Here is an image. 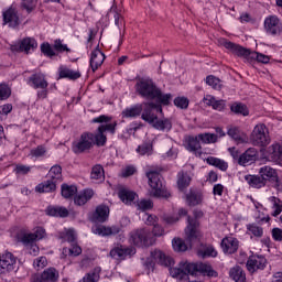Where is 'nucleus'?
Segmentation results:
<instances>
[{"label": "nucleus", "instance_id": "obj_1", "mask_svg": "<svg viewBox=\"0 0 282 282\" xmlns=\"http://www.w3.org/2000/svg\"><path fill=\"white\" fill-rule=\"evenodd\" d=\"M93 124H99L97 128V133L84 132L79 140L73 144L74 153H85L89 149L94 148V144L97 147H105L107 144V134L116 133V127H118V121H112L111 117L106 115H100L91 120Z\"/></svg>", "mask_w": 282, "mask_h": 282}, {"label": "nucleus", "instance_id": "obj_2", "mask_svg": "<svg viewBox=\"0 0 282 282\" xmlns=\"http://www.w3.org/2000/svg\"><path fill=\"white\" fill-rule=\"evenodd\" d=\"M135 91L141 98L147 100H156L160 105H169L173 96L171 94H162V90L158 88L155 83L151 79H139L135 84Z\"/></svg>", "mask_w": 282, "mask_h": 282}, {"label": "nucleus", "instance_id": "obj_3", "mask_svg": "<svg viewBox=\"0 0 282 282\" xmlns=\"http://www.w3.org/2000/svg\"><path fill=\"white\" fill-rule=\"evenodd\" d=\"M170 274L173 279H186L188 274L191 276H197V274H210V265L202 262H188L183 260L178 263V267L170 269Z\"/></svg>", "mask_w": 282, "mask_h": 282}, {"label": "nucleus", "instance_id": "obj_4", "mask_svg": "<svg viewBox=\"0 0 282 282\" xmlns=\"http://www.w3.org/2000/svg\"><path fill=\"white\" fill-rule=\"evenodd\" d=\"M219 44L226 47V50L232 52V54H236V56H243V58H256L258 63H270V57L268 55L251 52L250 50L241 45L235 44L226 39H220Z\"/></svg>", "mask_w": 282, "mask_h": 282}, {"label": "nucleus", "instance_id": "obj_5", "mask_svg": "<svg viewBox=\"0 0 282 282\" xmlns=\"http://www.w3.org/2000/svg\"><path fill=\"white\" fill-rule=\"evenodd\" d=\"M129 242L137 248H150L155 243V237L151 234V229H135L130 232Z\"/></svg>", "mask_w": 282, "mask_h": 282}, {"label": "nucleus", "instance_id": "obj_6", "mask_svg": "<svg viewBox=\"0 0 282 282\" xmlns=\"http://www.w3.org/2000/svg\"><path fill=\"white\" fill-rule=\"evenodd\" d=\"M195 218H187V227L185 228V235L187 241L193 246V243H199L202 241V232L199 231V217H204L202 210L194 212Z\"/></svg>", "mask_w": 282, "mask_h": 282}, {"label": "nucleus", "instance_id": "obj_7", "mask_svg": "<svg viewBox=\"0 0 282 282\" xmlns=\"http://www.w3.org/2000/svg\"><path fill=\"white\" fill-rule=\"evenodd\" d=\"M147 177L149 180L151 197H162L163 199L171 197V192H169V189L162 185V181H160V173L148 172Z\"/></svg>", "mask_w": 282, "mask_h": 282}, {"label": "nucleus", "instance_id": "obj_8", "mask_svg": "<svg viewBox=\"0 0 282 282\" xmlns=\"http://www.w3.org/2000/svg\"><path fill=\"white\" fill-rule=\"evenodd\" d=\"M250 142L253 147H268L270 144V131L263 123L257 124L250 135Z\"/></svg>", "mask_w": 282, "mask_h": 282}, {"label": "nucleus", "instance_id": "obj_9", "mask_svg": "<svg viewBox=\"0 0 282 282\" xmlns=\"http://www.w3.org/2000/svg\"><path fill=\"white\" fill-rule=\"evenodd\" d=\"M262 155L269 162H275V164H282V145L281 143L271 144L268 150H261Z\"/></svg>", "mask_w": 282, "mask_h": 282}, {"label": "nucleus", "instance_id": "obj_10", "mask_svg": "<svg viewBox=\"0 0 282 282\" xmlns=\"http://www.w3.org/2000/svg\"><path fill=\"white\" fill-rule=\"evenodd\" d=\"M187 150L192 153H195V155H198L202 158V160H206L207 164L213 166V156H207L206 153L202 152V143H199V137H189L187 140Z\"/></svg>", "mask_w": 282, "mask_h": 282}, {"label": "nucleus", "instance_id": "obj_11", "mask_svg": "<svg viewBox=\"0 0 282 282\" xmlns=\"http://www.w3.org/2000/svg\"><path fill=\"white\" fill-rule=\"evenodd\" d=\"M143 110L141 112V120H144V122H148L149 124H154L155 120H158V115L153 112V109H156L162 113V107L155 106L153 102H144Z\"/></svg>", "mask_w": 282, "mask_h": 282}, {"label": "nucleus", "instance_id": "obj_12", "mask_svg": "<svg viewBox=\"0 0 282 282\" xmlns=\"http://www.w3.org/2000/svg\"><path fill=\"white\" fill-rule=\"evenodd\" d=\"M264 30L267 34L271 36H279L282 32V23L281 20L276 18V15H270L264 20Z\"/></svg>", "mask_w": 282, "mask_h": 282}, {"label": "nucleus", "instance_id": "obj_13", "mask_svg": "<svg viewBox=\"0 0 282 282\" xmlns=\"http://www.w3.org/2000/svg\"><path fill=\"white\" fill-rule=\"evenodd\" d=\"M265 263H268V260L263 256H252L247 261V270L254 274L257 270H264Z\"/></svg>", "mask_w": 282, "mask_h": 282}, {"label": "nucleus", "instance_id": "obj_14", "mask_svg": "<svg viewBox=\"0 0 282 282\" xmlns=\"http://www.w3.org/2000/svg\"><path fill=\"white\" fill-rule=\"evenodd\" d=\"M224 254H235L239 250V240L232 236L225 237L220 242Z\"/></svg>", "mask_w": 282, "mask_h": 282}, {"label": "nucleus", "instance_id": "obj_15", "mask_svg": "<svg viewBox=\"0 0 282 282\" xmlns=\"http://www.w3.org/2000/svg\"><path fill=\"white\" fill-rule=\"evenodd\" d=\"M135 254V248L118 246L110 250V257L119 261L124 260L126 257H133Z\"/></svg>", "mask_w": 282, "mask_h": 282}, {"label": "nucleus", "instance_id": "obj_16", "mask_svg": "<svg viewBox=\"0 0 282 282\" xmlns=\"http://www.w3.org/2000/svg\"><path fill=\"white\" fill-rule=\"evenodd\" d=\"M17 263V258L11 252H7L0 256V274H6L14 270V264Z\"/></svg>", "mask_w": 282, "mask_h": 282}, {"label": "nucleus", "instance_id": "obj_17", "mask_svg": "<svg viewBox=\"0 0 282 282\" xmlns=\"http://www.w3.org/2000/svg\"><path fill=\"white\" fill-rule=\"evenodd\" d=\"M39 47V44L36 43V40L32 37H24L18 46H12L11 50L17 52H24L25 54H30L31 52H34Z\"/></svg>", "mask_w": 282, "mask_h": 282}, {"label": "nucleus", "instance_id": "obj_18", "mask_svg": "<svg viewBox=\"0 0 282 282\" xmlns=\"http://www.w3.org/2000/svg\"><path fill=\"white\" fill-rule=\"evenodd\" d=\"M29 85L30 87H33V89H47V87L50 86V83H47V79L45 78V74L35 73L30 76Z\"/></svg>", "mask_w": 282, "mask_h": 282}, {"label": "nucleus", "instance_id": "obj_19", "mask_svg": "<svg viewBox=\"0 0 282 282\" xmlns=\"http://www.w3.org/2000/svg\"><path fill=\"white\" fill-rule=\"evenodd\" d=\"M258 151L254 148H249L238 159V164L240 166H250L253 162L257 161Z\"/></svg>", "mask_w": 282, "mask_h": 282}, {"label": "nucleus", "instance_id": "obj_20", "mask_svg": "<svg viewBox=\"0 0 282 282\" xmlns=\"http://www.w3.org/2000/svg\"><path fill=\"white\" fill-rule=\"evenodd\" d=\"M106 219H109V207L99 205L93 214L91 221H95V224H105Z\"/></svg>", "mask_w": 282, "mask_h": 282}, {"label": "nucleus", "instance_id": "obj_21", "mask_svg": "<svg viewBox=\"0 0 282 282\" xmlns=\"http://www.w3.org/2000/svg\"><path fill=\"white\" fill-rule=\"evenodd\" d=\"M102 63H105V53L99 48H95L90 55V67L93 72H96L98 67H101Z\"/></svg>", "mask_w": 282, "mask_h": 282}, {"label": "nucleus", "instance_id": "obj_22", "mask_svg": "<svg viewBox=\"0 0 282 282\" xmlns=\"http://www.w3.org/2000/svg\"><path fill=\"white\" fill-rule=\"evenodd\" d=\"M3 21L9 25V28H18V25L21 23L17 10L12 8L3 13Z\"/></svg>", "mask_w": 282, "mask_h": 282}, {"label": "nucleus", "instance_id": "obj_23", "mask_svg": "<svg viewBox=\"0 0 282 282\" xmlns=\"http://www.w3.org/2000/svg\"><path fill=\"white\" fill-rule=\"evenodd\" d=\"M144 109V105L135 104L133 106L127 107L122 112V118H139L142 116V111Z\"/></svg>", "mask_w": 282, "mask_h": 282}, {"label": "nucleus", "instance_id": "obj_24", "mask_svg": "<svg viewBox=\"0 0 282 282\" xmlns=\"http://www.w3.org/2000/svg\"><path fill=\"white\" fill-rule=\"evenodd\" d=\"M93 232L101 237H109V235H118L120 232V227L118 226L105 227L102 225H99L93 228Z\"/></svg>", "mask_w": 282, "mask_h": 282}, {"label": "nucleus", "instance_id": "obj_25", "mask_svg": "<svg viewBox=\"0 0 282 282\" xmlns=\"http://www.w3.org/2000/svg\"><path fill=\"white\" fill-rule=\"evenodd\" d=\"M229 138H232L237 144H246L248 143V134L241 132V130L237 127L230 128L227 132Z\"/></svg>", "mask_w": 282, "mask_h": 282}, {"label": "nucleus", "instance_id": "obj_26", "mask_svg": "<svg viewBox=\"0 0 282 282\" xmlns=\"http://www.w3.org/2000/svg\"><path fill=\"white\" fill-rule=\"evenodd\" d=\"M61 274L58 272V270H56V268H47L45 269L42 274H41V279L44 282H56L58 281Z\"/></svg>", "mask_w": 282, "mask_h": 282}, {"label": "nucleus", "instance_id": "obj_27", "mask_svg": "<svg viewBox=\"0 0 282 282\" xmlns=\"http://www.w3.org/2000/svg\"><path fill=\"white\" fill-rule=\"evenodd\" d=\"M94 197V189H84L74 198L76 206H85L89 199Z\"/></svg>", "mask_w": 282, "mask_h": 282}, {"label": "nucleus", "instance_id": "obj_28", "mask_svg": "<svg viewBox=\"0 0 282 282\" xmlns=\"http://www.w3.org/2000/svg\"><path fill=\"white\" fill-rule=\"evenodd\" d=\"M245 180L251 188H263L265 186V178H263L261 175H246Z\"/></svg>", "mask_w": 282, "mask_h": 282}, {"label": "nucleus", "instance_id": "obj_29", "mask_svg": "<svg viewBox=\"0 0 282 282\" xmlns=\"http://www.w3.org/2000/svg\"><path fill=\"white\" fill-rule=\"evenodd\" d=\"M151 257L160 265H164L165 268H169V265H171V257L165 256V253L162 252L161 250L152 251Z\"/></svg>", "mask_w": 282, "mask_h": 282}, {"label": "nucleus", "instance_id": "obj_30", "mask_svg": "<svg viewBox=\"0 0 282 282\" xmlns=\"http://www.w3.org/2000/svg\"><path fill=\"white\" fill-rule=\"evenodd\" d=\"M59 78H68L69 80H78L80 72L72 70L67 66H59L58 68Z\"/></svg>", "mask_w": 282, "mask_h": 282}, {"label": "nucleus", "instance_id": "obj_31", "mask_svg": "<svg viewBox=\"0 0 282 282\" xmlns=\"http://www.w3.org/2000/svg\"><path fill=\"white\" fill-rule=\"evenodd\" d=\"M47 177L55 182V184L63 182V167L61 165H53L48 171Z\"/></svg>", "mask_w": 282, "mask_h": 282}, {"label": "nucleus", "instance_id": "obj_32", "mask_svg": "<svg viewBox=\"0 0 282 282\" xmlns=\"http://www.w3.org/2000/svg\"><path fill=\"white\" fill-rule=\"evenodd\" d=\"M259 175L262 176L264 182L268 184L270 180H276V170L272 169L271 166L264 165L260 167Z\"/></svg>", "mask_w": 282, "mask_h": 282}, {"label": "nucleus", "instance_id": "obj_33", "mask_svg": "<svg viewBox=\"0 0 282 282\" xmlns=\"http://www.w3.org/2000/svg\"><path fill=\"white\" fill-rule=\"evenodd\" d=\"M118 195H119V198L121 199V202H123V204H128V205L133 204V202H135V197H138V194H135V192H131L127 188L120 189Z\"/></svg>", "mask_w": 282, "mask_h": 282}, {"label": "nucleus", "instance_id": "obj_34", "mask_svg": "<svg viewBox=\"0 0 282 282\" xmlns=\"http://www.w3.org/2000/svg\"><path fill=\"white\" fill-rule=\"evenodd\" d=\"M229 276L235 282H246V271L241 267H232L229 271Z\"/></svg>", "mask_w": 282, "mask_h": 282}, {"label": "nucleus", "instance_id": "obj_35", "mask_svg": "<svg viewBox=\"0 0 282 282\" xmlns=\"http://www.w3.org/2000/svg\"><path fill=\"white\" fill-rule=\"evenodd\" d=\"M46 215L50 217H68L69 216V210L65 207H52L48 206L46 208Z\"/></svg>", "mask_w": 282, "mask_h": 282}, {"label": "nucleus", "instance_id": "obj_36", "mask_svg": "<svg viewBox=\"0 0 282 282\" xmlns=\"http://www.w3.org/2000/svg\"><path fill=\"white\" fill-rule=\"evenodd\" d=\"M35 191L36 193H53V191H56V183L48 178L44 183L39 184Z\"/></svg>", "mask_w": 282, "mask_h": 282}, {"label": "nucleus", "instance_id": "obj_37", "mask_svg": "<svg viewBox=\"0 0 282 282\" xmlns=\"http://www.w3.org/2000/svg\"><path fill=\"white\" fill-rule=\"evenodd\" d=\"M100 272H102V269L100 267H96L79 280V282H98L100 281Z\"/></svg>", "mask_w": 282, "mask_h": 282}, {"label": "nucleus", "instance_id": "obj_38", "mask_svg": "<svg viewBox=\"0 0 282 282\" xmlns=\"http://www.w3.org/2000/svg\"><path fill=\"white\" fill-rule=\"evenodd\" d=\"M152 124L154 129H158L159 131H171V129H173V123L171 122V119L155 120Z\"/></svg>", "mask_w": 282, "mask_h": 282}, {"label": "nucleus", "instance_id": "obj_39", "mask_svg": "<svg viewBox=\"0 0 282 282\" xmlns=\"http://www.w3.org/2000/svg\"><path fill=\"white\" fill-rule=\"evenodd\" d=\"M269 202L272 204V217H279V214L282 213V200L275 196L269 197Z\"/></svg>", "mask_w": 282, "mask_h": 282}, {"label": "nucleus", "instance_id": "obj_40", "mask_svg": "<svg viewBox=\"0 0 282 282\" xmlns=\"http://www.w3.org/2000/svg\"><path fill=\"white\" fill-rule=\"evenodd\" d=\"M139 155H153V142H143L137 148Z\"/></svg>", "mask_w": 282, "mask_h": 282}, {"label": "nucleus", "instance_id": "obj_41", "mask_svg": "<svg viewBox=\"0 0 282 282\" xmlns=\"http://www.w3.org/2000/svg\"><path fill=\"white\" fill-rule=\"evenodd\" d=\"M191 185V176L188 173L180 172L178 178H177V186L180 191H184V188H187V186Z\"/></svg>", "mask_w": 282, "mask_h": 282}, {"label": "nucleus", "instance_id": "obj_42", "mask_svg": "<svg viewBox=\"0 0 282 282\" xmlns=\"http://www.w3.org/2000/svg\"><path fill=\"white\" fill-rule=\"evenodd\" d=\"M78 193V188L75 185H62V196L65 197V199H69V197H74Z\"/></svg>", "mask_w": 282, "mask_h": 282}, {"label": "nucleus", "instance_id": "obj_43", "mask_svg": "<svg viewBox=\"0 0 282 282\" xmlns=\"http://www.w3.org/2000/svg\"><path fill=\"white\" fill-rule=\"evenodd\" d=\"M172 248L175 252H186L188 250V246L181 238H174L172 240Z\"/></svg>", "mask_w": 282, "mask_h": 282}, {"label": "nucleus", "instance_id": "obj_44", "mask_svg": "<svg viewBox=\"0 0 282 282\" xmlns=\"http://www.w3.org/2000/svg\"><path fill=\"white\" fill-rule=\"evenodd\" d=\"M186 197H187V204L189 206H197V204H202V194L198 192L191 191Z\"/></svg>", "mask_w": 282, "mask_h": 282}, {"label": "nucleus", "instance_id": "obj_45", "mask_svg": "<svg viewBox=\"0 0 282 282\" xmlns=\"http://www.w3.org/2000/svg\"><path fill=\"white\" fill-rule=\"evenodd\" d=\"M247 230L250 235L257 237L258 239H261V237H263V228L258 226L257 224L247 225Z\"/></svg>", "mask_w": 282, "mask_h": 282}, {"label": "nucleus", "instance_id": "obj_46", "mask_svg": "<svg viewBox=\"0 0 282 282\" xmlns=\"http://www.w3.org/2000/svg\"><path fill=\"white\" fill-rule=\"evenodd\" d=\"M91 180H105V170L102 165H95L90 173Z\"/></svg>", "mask_w": 282, "mask_h": 282}, {"label": "nucleus", "instance_id": "obj_47", "mask_svg": "<svg viewBox=\"0 0 282 282\" xmlns=\"http://www.w3.org/2000/svg\"><path fill=\"white\" fill-rule=\"evenodd\" d=\"M45 153H47V148H45V145H37L31 150L30 155L32 158H43Z\"/></svg>", "mask_w": 282, "mask_h": 282}, {"label": "nucleus", "instance_id": "obj_48", "mask_svg": "<svg viewBox=\"0 0 282 282\" xmlns=\"http://www.w3.org/2000/svg\"><path fill=\"white\" fill-rule=\"evenodd\" d=\"M134 204L138 210H151L153 208V202L151 199H141Z\"/></svg>", "mask_w": 282, "mask_h": 282}, {"label": "nucleus", "instance_id": "obj_49", "mask_svg": "<svg viewBox=\"0 0 282 282\" xmlns=\"http://www.w3.org/2000/svg\"><path fill=\"white\" fill-rule=\"evenodd\" d=\"M41 52L42 54H44V56H47L48 58H52V56H56V52H54V47H52L50 43L41 44Z\"/></svg>", "mask_w": 282, "mask_h": 282}, {"label": "nucleus", "instance_id": "obj_50", "mask_svg": "<svg viewBox=\"0 0 282 282\" xmlns=\"http://www.w3.org/2000/svg\"><path fill=\"white\" fill-rule=\"evenodd\" d=\"M166 149L169 151L165 153L166 158H170V160H175L177 158V149L173 148V141L169 139L166 141Z\"/></svg>", "mask_w": 282, "mask_h": 282}, {"label": "nucleus", "instance_id": "obj_51", "mask_svg": "<svg viewBox=\"0 0 282 282\" xmlns=\"http://www.w3.org/2000/svg\"><path fill=\"white\" fill-rule=\"evenodd\" d=\"M39 0H22V8L23 10H26V12L30 14V12H34L36 10V3Z\"/></svg>", "mask_w": 282, "mask_h": 282}, {"label": "nucleus", "instance_id": "obj_52", "mask_svg": "<svg viewBox=\"0 0 282 282\" xmlns=\"http://www.w3.org/2000/svg\"><path fill=\"white\" fill-rule=\"evenodd\" d=\"M231 111L234 113H240L241 116H248V107L243 104H234L231 106Z\"/></svg>", "mask_w": 282, "mask_h": 282}, {"label": "nucleus", "instance_id": "obj_53", "mask_svg": "<svg viewBox=\"0 0 282 282\" xmlns=\"http://www.w3.org/2000/svg\"><path fill=\"white\" fill-rule=\"evenodd\" d=\"M53 50H55V52H59V53L72 52V50H69V47H67V44H63V41H61V40L54 41Z\"/></svg>", "mask_w": 282, "mask_h": 282}, {"label": "nucleus", "instance_id": "obj_54", "mask_svg": "<svg viewBox=\"0 0 282 282\" xmlns=\"http://www.w3.org/2000/svg\"><path fill=\"white\" fill-rule=\"evenodd\" d=\"M213 166L219 169V171H228V163L221 159L214 158Z\"/></svg>", "mask_w": 282, "mask_h": 282}, {"label": "nucleus", "instance_id": "obj_55", "mask_svg": "<svg viewBox=\"0 0 282 282\" xmlns=\"http://www.w3.org/2000/svg\"><path fill=\"white\" fill-rule=\"evenodd\" d=\"M175 107L178 109H188V99L185 97H177L174 99Z\"/></svg>", "mask_w": 282, "mask_h": 282}, {"label": "nucleus", "instance_id": "obj_56", "mask_svg": "<svg viewBox=\"0 0 282 282\" xmlns=\"http://www.w3.org/2000/svg\"><path fill=\"white\" fill-rule=\"evenodd\" d=\"M10 87L6 84L0 85V100H8L10 98Z\"/></svg>", "mask_w": 282, "mask_h": 282}, {"label": "nucleus", "instance_id": "obj_57", "mask_svg": "<svg viewBox=\"0 0 282 282\" xmlns=\"http://www.w3.org/2000/svg\"><path fill=\"white\" fill-rule=\"evenodd\" d=\"M198 257L202 259H206V257H213V247H204L203 249H198Z\"/></svg>", "mask_w": 282, "mask_h": 282}, {"label": "nucleus", "instance_id": "obj_58", "mask_svg": "<svg viewBox=\"0 0 282 282\" xmlns=\"http://www.w3.org/2000/svg\"><path fill=\"white\" fill-rule=\"evenodd\" d=\"M34 268H37V270H43L45 265H47V258L45 257H40L33 262Z\"/></svg>", "mask_w": 282, "mask_h": 282}, {"label": "nucleus", "instance_id": "obj_59", "mask_svg": "<svg viewBox=\"0 0 282 282\" xmlns=\"http://www.w3.org/2000/svg\"><path fill=\"white\" fill-rule=\"evenodd\" d=\"M135 173V167L133 165H128L121 171V177H131Z\"/></svg>", "mask_w": 282, "mask_h": 282}, {"label": "nucleus", "instance_id": "obj_60", "mask_svg": "<svg viewBox=\"0 0 282 282\" xmlns=\"http://www.w3.org/2000/svg\"><path fill=\"white\" fill-rule=\"evenodd\" d=\"M213 100V109H215L216 111H224L226 109L225 100H215V98Z\"/></svg>", "mask_w": 282, "mask_h": 282}, {"label": "nucleus", "instance_id": "obj_61", "mask_svg": "<svg viewBox=\"0 0 282 282\" xmlns=\"http://www.w3.org/2000/svg\"><path fill=\"white\" fill-rule=\"evenodd\" d=\"M197 137H198V140H200V142H203V144H210V142H213L212 133H200Z\"/></svg>", "mask_w": 282, "mask_h": 282}, {"label": "nucleus", "instance_id": "obj_62", "mask_svg": "<svg viewBox=\"0 0 282 282\" xmlns=\"http://www.w3.org/2000/svg\"><path fill=\"white\" fill-rule=\"evenodd\" d=\"M152 235H154V237H162V235H164V228L155 223L153 225Z\"/></svg>", "mask_w": 282, "mask_h": 282}, {"label": "nucleus", "instance_id": "obj_63", "mask_svg": "<svg viewBox=\"0 0 282 282\" xmlns=\"http://www.w3.org/2000/svg\"><path fill=\"white\" fill-rule=\"evenodd\" d=\"M272 238L274 241H282V229L273 228L271 231Z\"/></svg>", "mask_w": 282, "mask_h": 282}, {"label": "nucleus", "instance_id": "obj_64", "mask_svg": "<svg viewBox=\"0 0 282 282\" xmlns=\"http://www.w3.org/2000/svg\"><path fill=\"white\" fill-rule=\"evenodd\" d=\"M22 241H23V243H32L34 241H37L36 235H34V234H25L22 237Z\"/></svg>", "mask_w": 282, "mask_h": 282}]
</instances>
